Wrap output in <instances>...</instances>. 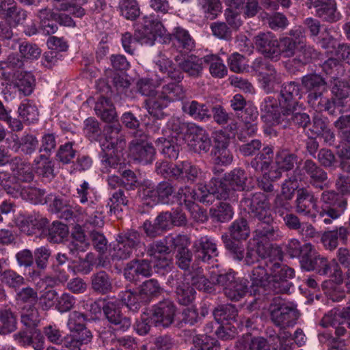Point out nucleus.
<instances>
[{
    "mask_svg": "<svg viewBox=\"0 0 350 350\" xmlns=\"http://www.w3.org/2000/svg\"><path fill=\"white\" fill-rule=\"evenodd\" d=\"M299 109H293L286 114L283 124L284 127L293 126L297 129L306 130L311 124V118L306 112L298 111Z\"/></svg>",
    "mask_w": 350,
    "mask_h": 350,
    "instance_id": "41",
    "label": "nucleus"
},
{
    "mask_svg": "<svg viewBox=\"0 0 350 350\" xmlns=\"http://www.w3.org/2000/svg\"><path fill=\"white\" fill-rule=\"evenodd\" d=\"M209 213L213 221L226 223L232 219L234 208L229 203L221 202L212 207Z\"/></svg>",
    "mask_w": 350,
    "mask_h": 350,
    "instance_id": "49",
    "label": "nucleus"
},
{
    "mask_svg": "<svg viewBox=\"0 0 350 350\" xmlns=\"http://www.w3.org/2000/svg\"><path fill=\"white\" fill-rule=\"evenodd\" d=\"M121 301L133 312L139 310L142 305H147L137 289H127L119 294Z\"/></svg>",
    "mask_w": 350,
    "mask_h": 350,
    "instance_id": "40",
    "label": "nucleus"
},
{
    "mask_svg": "<svg viewBox=\"0 0 350 350\" xmlns=\"http://www.w3.org/2000/svg\"><path fill=\"white\" fill-rule=\"evenodd\" d=\"M321 240L324 247L330 251H333L338 247L339 240L343 244H347L348 237L346 226H341L334 230L324 232Z\"/></svg>",
    "mask_w": 350,
    "mask_h": 350,
    "instance_id": "31",
    "label": "nucleus"
},
{
    "mask_svg": "<svg viewBox=\"0 0 350 350\" xmlns=\"http://www.w3.org/2000/svg\"><path fill=\"white\" fill-rule=\"evenodd\" d=\"M243 261L247 266L258 263L250 274L252 288L281 294L288 293L292 287L290 280L295 277L294 269L275 258L266 257L261 251L259 243L256 247H247Z\"/></svg>",
    "mask_w": 350,
    "mask_h": 350,
    "instance_id": "1",
    "label": "nucleus"
},
{
    "mask_svg": "<svg viewBox=\"0 0 350 350\" xmlns=\"http://www.w3.org/2000/svg\"><path fill=\"white\" fill-rule=\"evenodd\" d=\"M130 150L134 159L143 164H150L155 156V149L152 144L148 142L147 135L140 130L133 133V139L130 143Z\"/></svg>",
    "mask_w": 350,
    "mask_h": 350,
    "instance_id": "9",
    "label": "nucleus"
},
{
    "mask_svg": "<svg viewBox=\"0 0 350 350\" xmlns=\"http://www.w3.org/2000/svg\"><path fill=\"white\" fill-rule=\"evenodd\" d=\"M204 64L209 66V71L213 77L223 78L228 70L223 60L216 55H208L204 57Z\"/></svg>",
    "mask_w": 350,
    "mask_h": 350,
    "instance_id": "59",
    "label": "nucleus"
},
{
    "mask_svg": "<svg viewBox=\"0 0 350 350\" xmlns=\"http://www.w3.org/2000/svg\"><path fill=\"white\" fill-rule=\"evenodd\" d=\"M247 176L244 170L236 167L225 174L222 180H215L214 187L209 189L205 187L209 194L215 196L220 200L237 202L239 192L245 191L247 187Z\"/></svg>",
    "mask_w": 350,
    "mask_h": 350,
    "instance_id": "3",
    "label": "nucleus"
},
{
    "mask_svg": "<svg viewBox=\"0 0 350 350\" xmlns=\"http://www.w3.org/2000/svg\"><path fill=\"white\" fill-rule=\"evenodd\" d=\"M102 310L108 323L117 331L124 332L131 325V319L123 314L118 300L102 301Z\"/></svg>",
    "mask_w": 350,
    "mask_h": 350,
    "instance_id": "10",
    "label": "nucleus"
},
{
    "mask_svg": "<svg viewBox=\"0 0 350 350\" xmlns=\"http://www.w3.org/2000/svg\"><path fill=\"white\" fill-rule=\"evenodd\" d=\"M321 325L324 327L329 325H346L350 329V307L331 310L323 316Z\"/></svg>",
    "mask_w": 350,
    "mask_h": 350,
    "instance_id": "30",
    "label": "nucleus"
},
{
    "mask_svg": "<svg viewBox=\"0 0 350 350\" xmlns=\"http://www.w3.org/2000/svg\"><path fill=\"white\" fill-rule=\"evenodd\" d=\"M18 113L23 121L29 124L38 120L39 116L38 107L29 100H25L20 104Z\"/></svg>",
    "mask_w": 350,
    "mask_h": 350,
    "instance_id": "62",
    "label": "nucleus"
},
{
    "mask_svg": "<svg viewBox=\"0 0 350 350\" xmlns=\"http://www.w3.org/2000/svg\"><path fill=\"white\" fill-rule=\"evenodd\" d=\"M304 174L301 170L297 167L293 171V175L285 180V183L288 182L293 183L297 180L301 181L304 179V174H306L309 178L310 184L314 188L320 190H323L327 187V173L317 163L312 159H306L302 166Z\"/></svg>",
    "mask_w": 350,
    "mask_h": 350,
    "instance_id": "7",
    "label": "nucleus"
},
{
    "mask_svg": "<svg viewBox=\"0 0 350 350\" xmlns=\"http://www.w3.org/2000/svg\"><path fill=\"white\" fill-rule=\"evenodd\" d=\"M46 227L47 239L54 243L62 242L68 234V226L59 221H55L51 225L48 224Z\"/></svg>",
    "mask_w": 350,
    "mask_h": 350,
    "instance_id": "61",
    "label": "nucleus"
},
{
    "mask_svg": "<svg viewBox=\"0 0 350 350\" xmlns=\"http://www.w3.org/2000/svg\"><path fill=\"white\" fill-rule=\"evenodd\" d=\"M299 43V41L293 38H280L278 41L275 60H278L281 56L285 58L293 57Z\"/></svg>",
    "mask_w": 350,
    "mask_h": 350,
    "instance_id": "52",
    "label": "nucleus"
},
{
    "mask_svg": "<svg viewBox=\"0 0 350 350\" xmlns=\"http://www.w3.org/2000/svg\"><path fill=\"white\" fill-rule=\"evenodd\" d=\"M320 209L317 211V221L325 228L334 226L347 208V200L339 193L334 191H325L321 193Z\"/></svg>",
    "mask_w": 350,
    "mask_h": 350,
    "instance_id": "4",
    "label": "nucleus"
},
{
    "mask_svg": "<svg viewBox=\"0 0 350 350\" xmlns=\"http://www.w3.org/2000/svg\"><path fill=\"white\" fill-rule=\"evenodd\" d=\"M278 41V40L276 36L270 31L260 32L254 38V42L256 49L265 57L274 60Z\"/></svg>",
    "mask_w": 350,
    "mask_h": 350,
    "instance_id": "23",
    "label": "nucleus"
},
{
    "mask_svg": "<svg viewBox=\"0 0 350 350\" xmlns=\"http://www.w3.org/2000/svg\"><path fill=\"white\" fill-rule=\"evenodd\" d=\"M155 144L165 157L171 160H176L178 158L181 148L174 140L159 137L155 141Z\"/></svg>",
    "mask_w": 350,
    "mask_h": 350,
    "instance_id": "56",
    "label": "nucleus"
},
{
    "mask_svg": "<svg viewBox=\"0 0 350 350\" xmlns=\"http://www.w3.org/2000/svg\"><path fill=\"white\" fill-rule=\"evenodd\" d=\"M306 4L308 8H315L317 16L323 21L334 23L340 18L335 0H307Z\"/></svg>",
    "mask_w": 350,
    "mask_h": 350,
    "instance_id": "19",
    "label": "nucleus"
},
{
    "mask_svg": "<svg viewBox=\"0 0 350 350\" xmlns=\"http://www.w3.org/2000/svg\"><path fill=\"white\" fill-rule=\"evenodd\" d=\"M203 64L204 57L200 58L192 55L178 62V66L189 77L198 78L202 75Z\"/></svg>",
    "mask_w": 350,
    "mask_h": 350,
    "instance_id": "37",
    "label": "nucleus"
},
{
    "mask_svg": "<svg viewBox=\"0 0 350 350\" xmlns=\"http://www.w3.org/2000/svg\"><path fill=\"white\" fill-rule=\"evenodd\" d=\"M314 260L311 271H315L319 275H329L338 282H343L342 271L335 259L329 261L326 257L319 254Z\"/></svg>",
    "mask_w": 350,
    "mask_h": 350,
    "instance_id": "18",
    "label": "nucleus"
},
{
    "mask_svg": "<svg viewBox=\"0 0 350 350\" xmlns=\"http://www.w3.org/2000/svg\"><path fill=\"white\" fill-rule=\"evenodd\" d=\"M186 273L178 271L172 272L167 278L166 284L174 288L177 301L184 306L191 304L196 297V291L189 282L187 281Z\"/></svg>",
    "mask_w": 350,
    "mask_h": 350,
    "instance_id": "8",
    "label": "nucleus"
},
{
    "mask_svg": "<svg viewBox=\"0 0 350 350\" xmlns=\"http://www.w3.org/2000/svg\"><path fill=\"white\" fill-rule=\"evenodd\" d=\"M116 244L113 247L111 260L122 261L130 258L133 252H138L137 256H143L145 243L142 241V234L135 229H128L117 234Z\"/></svg>",
    "mask_w": 350,
    "mask_h": 350,
    "instance_id": "5",
    "label": "nucleus"
},
{
    "mask_svg": "<svg viewBox=\"0 0 350 350\" xmlns=\"http://www.w3.org/2000/svg\"><path fill=\"white\" fill-rule=\"evenodd\" d=\"M273 148L270 146L262 147L261 150L258 152L250 163V166L256 172H262L267 170L273 162Z\"/></svg>",
    "mask_w": 350,
    "mask_h": 350,
    "instance_id": "33",
    "label": "nucleus"
},
{
    "mask_svg": "<svg viewBox=\"0 0 350 350\" xmlns=\"http://www.w3.org/2000/svg\"><path fill=\"white\" fill-rule=\"evenodd\" d=\"M260 118L265 122L271 124H282L288 112L280 107V100L272 96H266L260 105Z\"/></svg>",
    "mask_w": 350,
    "mask_h": 350,
    "instance_id": "13",
    "label": "nucleus"
},
{
    "mask_svg": "<svg viewBox=\"0 0 350 350\" xmlns=\"http://www.w3.org/2000/svg\"><path fill=\"white\" fill-rule=\"evenodd\" d=\"M193 347L191 350H219L220 344L217 340L206 334L196 336L193 338Z\"/></svg>",
    "mask_w": 350,
    "mask_h": 350,
    "instance_id": "64",
    "label": "nucleus"
},
{
    "mask_svg": "<svg viewBox=\"0 0 350 350\" xmlns=\"http://www.w3.org/2000/svg\"><path fill=\"white\" fill-rule=\"evenodd\" d=\"M143 193L144 196H157L160 202L169 204L173 202L175 188L170 182L163 180L160 182L155 188L151 186L150 183L148 184Z\"/></svg>",
    "mask_w": 350,
    "mask_h": 350,
    "instance_id": "25",
    "label": "nucleus"
},
{
    "mask_svg": "<svg viewBox=\"0 0 350 350\" xmlns=\"http://www.w3.org/2000/svg\"><path fill=\"white\" fill-rule=\"evenodd\" d=\"M155 172L161 177L170 181L180 182L182 171L180 163H173L166 160H159L155 163Z\"/></svg>",
    "mask_w": 350,
    "mask_h": 350,
    "instance_id": "36",
    "label": "nucleus"
},
{
    "mask_svg": "<svg viewBox=\"0 0 350 350\" xmlns=\"http://www.w3.org/2000/svg\"><path fill=\"white\" fill-rule=\"evenodd\" d=\"M173 46L180 52L189 53L195 48V40L189 32L182 27H176L170 34Z\"/></svg>",
    "mask_w": 350,
    "mask_h": 350,
    "instance_id": "29",
    "label": "nucleus"
},
{
    "mask_svg": "<svg viewBox=\"0 0 350 350\" xmlns=\"http://www.w3.org/2000/svg\"><path fill=\"white\" fill-rule=\"evenodd\" d=\"M161 90L159 93L168 103L180 100L185 96V91L180 83L166 82L162 83Z\"/></svg>",
    "mask_w": 350,
    "mask_h": 350,
    "instance_id": "44",
    "label": "nucleus"
},
{
    "mask_svg": "<svg viewBox=\"0 0 350 350\" xmlns=\"http://www.w3.org/2000/svg\"><path fill=\"white\" fill-rule=\"evenodd\" d=\"M176 312L174 303L169 299H165L153 305L150 310L154 325L163 327H167L173 323Z\"/></svg>",
    "mask_w": 350,
    "mask_h": 350,
    "instance_id": "12",
    "label": "nucleus"
},
{
    "mask_svg": "<svg viewBox=\"0 0 350 350\" xmlns=\"http://www.w3.org/2000/svg\"><path fill=\"white\" fill-rule=\"evenodd\" d=\"M14 340L21 347L43 350L44 336L39 329H24L13 335Z\"/></svg>",
    "mask_w": 350,
    "mask_h": 350,
    "instance_id": "20",
    "label": "nucleus"
},
{
    "mask_svg": "<svg viewBox=\"0 0 350 350\" xmlns=\"http://www.w3.org/2000/svg\"><path fill=\"white\" fill-rule=\"evenodd\" d=\"M308 103L317 111H326L329 115L336 116L342 113L345 102L328 98L323 96L322 92L314 93L308 96Z\"/></svg>",
    "mask_w": 350,
    "mask_h": 350,
    "instance_id": "15",
    "label": "nucleus"
},
{
    "mask_svg": "<svg viewBox=\"0 0 350 350\" xmlns=\"http://www.w3.org/2000/svg\"><path fill=\"white\" fill-rule=\"evenodd\" d=\"M188 146L190 149L198 154L206 153L213 146L211 157L215 165L213 170L215 173L221 172L222 169L216 166L230 165L233 159L232 154L228 149L229 139L224 133H217L213 137V143L205 131L195 124H191L188 133Z\"/></svg>",
    "mask_w": 350,
    "mask_h": 350,
    "instance_id": "2",
    "label": "nucleus"
},
{
    "mask_svg": "<svg viewBox=\"0 0 350 350\" xmlns=\"http://www.w3.org/2000/svg\"><path fill=\"white\" fill-rule=\"evenodd\" d=\"M270 319L278 327H291L297 324L299 312L296 305L280 296L273 297L269 306Z\"/></svg>",
    "mask_w": 350,
    "mask_h": 350,
    "instance_id": "6",
    "label": "nucleus"
},
{
    "mask_svg": "<svg viewBox=\"0 0 350 350\" xmlns=\"http://www.w3.org/2000/svg\"><path fill=\"white\" fill-rule=\"evenodd\" d=\"M152 268L150 261L147 259H133L126 264L124 275L129 281L133 280L135 275L148 278L152 273Z\"/></svg>",
    "mask_w": 350,
    "mask_h": 350,
    "instance_id": "28",
    "label": "nucleus"
},
{
    "mask_svg": "<svg viewBox=\"0 0 350 350\" xmlns=\"http://www.w3.org/2000/svg\"><path fill=\"white\" fill-rule=\"evenodd\" d=\"M96 204L91 201L88 203V206L83 209L80 214H84L86 216L84 226L88 230H90V227L101 228L105 225V216L102 211L96 208Z\"/></svg>",
    "mask_w": 350,
    "mask_h": 350,
    "instance_id": "39",
    "label": "nucleus"
},
{
    "mask_svg": "<svg viewBox=\"0 0 350 350\" xmlns=\"http://www.w3.org/2000/svg\"><path fill=\"white\" fill-rule=\"evenodd\" d=\"M317 51L310 45L304 44L300 42L298 45L295 55L291 59L286 63V68L291 70V66L294 67L296 70L305 66L310 63L312 59L317 57Z\"/></svg>",
    "mask_w": 350,
    "mask_h": 350,
    "instance_id": "24",
    "label": "nucleus"
},
{
    "mask_svg": "<svg viewBox=\"0 0 350 350\" xmlns=\"http://www.w3.org/2000/svg\"><path fill=\"white\" fill-rule=\"evenodd\" d=\"M236 275L237 273L234 270L229 269L219 271L218 273L212 271L210 278L215 285L222 287L223 291H224L226 288L233 284L232 283L238 278Z\"/></svg>",
    "mask_w": 350,
    "mask_h": 350,
    "instance_id": "63",
    "label": "nucleus"
},
{
    "mask_svg": "<svg viewBox=\"0 0 350 350\" xmlns=\"http://www.w3.org/2000/svg\"><path fill=\"white\" fill-rule=\"evenodd\" d=\"M221 240L224 245L228 255L234 260L241 262L244 259L245 247L242 241L233 240L227 237V234L224 233L221 236Z\"/></svg>",
    "mask_w": 350,
    "mask_h": 350,
    "instance_id": "43",
    "label": "nucleus"
},
{
    "mask_svg": "<svg viewBox=\"0 0 350 350\" xmlns=\"http://www.w3.org/2000/svg\"><path fill=\"white\" fill-rule=\"evenodd\" d=\"M16 325V315L10 308L0 310V334H7L15 331Z\"/></svg>",
    "mask_w": 350,
    "mask_h": 350,
    "instance_id": "58",
    "label": "nucleus"
},
{
    "mask_svg": "<svg viewBox=\"0 0 350 350\" xmlns=\"http://www.w3.org/2000/svg\"><path fill=\"white\" fill-rule=\"evenodd\" d=\"M122 126L119 122H113L105 128V135L107 142L112 149L116 151L124 149L126 142L121 132Z\"/></svg>",
    "mask_w": 350,
    "mask_h": 350,
    "instance_id": "35",
    "label": "nucleus"
},
{
    "mask_svg": "<svg viewBox=\"0 0 350 350\" xmlns=\"http://www.w3.org/2000/svg\"><path fill=\"white\" fill-rule=\"evenodd\" d=\"M40 321V314L36 305L26 304L22 308L21 321L25 329H38Z\"/></svg>",
    "mask_w": 350,
    "mask_h": 350,
    "instance_id": "45",
    "label": "nucleus"
},
{
    "mask_svg": "<svg viewBox=\"0 0 350 350\" xmlns=\"http://www.w3.org/2000/svg\"><path fill=\"white\" fill-rule=\"evenodd\" d=\"M190 277V280L193 286L199 291L211 293L215 291V283L207 278L204 274V270L202 267L193 265L191 271L187 274Z\"/></svg>",
    "mask_w": 350,
    "mask_h": 350,
    "instance_id": "32",
    "label": "nucleus"
},
{
    "mask_svg": "<svg viewBox=\"0 0 350 350\" xmlns=\"http://www.w3.org/2000/svg\"><path fill=\"white\" fill-rule=\"evenodd\" d=\"M318 198L313 191L306 187L297 190L295 201V211L297 213L305 216H312V211L317 208Z\"/></svg>",
    "mask_w": 350,
    "mask_h": 350,
    "instance_id": "21",
    "label": "nucleus"
},
{
    "mask_svg": "<svg viewBox=\"0 0 350 350\" xmlns=\"http://www.w3.org/2000/svg\"><path fill=\"white\" fill-rule=\"evenodd\" d=\"M259 77L260 87L267 94L274 92L275 85L280 83V73L277 72L275 67L269 68L267 72Z\"/></svg>",
    "mask_w": 350,
    "mask_h": 350,
    "instance_id": "60",
    "label": "nucleus"
},
{
    "mask_svg": "<svg viewBox=\"0 0 350 350\" xmlns=\"http://www.w3.org/2000/svg\"><path fill=\"white\" fill-rule=\"evenodd\" d=\"M303 88L309 92L308 96L317 92H322L325 89L327 83L319 74H308L301 78Z\"/></svg>",
    "mask_w": 350,
    "mask_h": 350,
    "instance_id": "51",
    "label": "nucleus"
},
{
    "mask_svg": "<svg viewBox=\"0 0 350 350\" xmlns=\"http://www.w3.org/2000/svg\"><path fill=\"white\" fill-rule=\"evenodd\" d=\"M193 250L196 258L204 262L210 263L218 256L219 252L215 240L208 236H203L193 243Z\"/></svg>",
    "mask_w": 350,
    "mask_h": 350,
    "instance_id": "17",
    "label": "nucleus"
},
{
    "mask_svg": "<svg viewBox=\"0 0 350 350\" xmlns=\"http://www.w3.org/2000/svg\"><path fill=\"white\" fill-rule=\"evenodd\" d=\"M230 286L224 291L226 297L231 301H237L242 299L247 291V281L238 278Z\"/></svg>",
    "mask_w": 350,
    "mask_h": 350,
    "instance_id": "57",
    "label": "nucleus"
},
{
    "mask_svg": "<svg viewBox=\"0 0 350 350\" xmlns=\"http://www.w3.org/2000/svg\"><path fill=\"white\" fill-rule=\"evenodd\" d=\"M117 10L122 17L131 21H136L142 14L137 0H119Z\"/></svg>",
    "mask_w": 350,
    "mask_h": 350,
    "instance_id": "42",
    "label": "nucleus"
},
{
    "mask_svg": "<svg viewBox=\"0 0 350 350\" xmlns=\"http://www.w3.org/2000/svg\"><path fill=\"white\" fill-rule=\"evenodd\" d=\"M256 227L254 237L260 241H273L280 237L279 228L275 221L273 213L254 219Z\"/></svg>",
    "mask_w": 350,
    "mask_h": 350,
    "instance_id": "14",
    "label": "nucleus"
},
{
    "mask_svg": "<svg viewBox=\"0 0 350 350\" xmlns=\"http://www.w3.org/2000/svg\"><path fill=\"white\" fill-rule=\"evenodd\" d=\"M241 203L248 208L252 219L272 213L269 195L258 191L244 194Z\"/></svg>",
    "mask_w": 350,
    "mask_h": 350,
    "instance_id": "11",
    "label": "nucleus"
},
{
    "mask_svg": "<svg viewBox=\"0 0 350 350\" xmlns=\"http://www.w3.org/2000/svg\"><path fill=\"white\" fill-rule=\"evenodd\" d=\"M308 131L312 135L321 137L329 145H332L335 141V134L329 129L327 118L321 115H314L311 119V124Z\"/></svg>",
    "mask_w": 350,
    "mask_h": 350,
    "instance_id": "27",
    "label": "nucleus"
},
{
    "mask_svg": "<svg viewBox=\"0 0 350 350\" xmlns=\"http://www.w3.org/2000/svg\"><path fill=\"white\" fill-rule=\"evenodd\" d=\"M335 328V335L327 332H322L318 334V340L321 345L327 347V350H345L346 343L341 339L347 333L346 325H332Z\"/></svg>",
    "mask_w": 350,
    "mask_h": 350,
    "instance_id": "22",
    "label": "nucleus"
},
{
    "mask_svg": "<svg viewBox=\"0 0 350 350\" xmlns=\"http://www.w3.org/2000/svg\"><path fill=\"white\" fill-rule=\"evenodd\" d=\"M301 97L299 85L297 83L291 81L284 83L278 97L280 107L286 113L292 111L293 109H299L301 106L299 104Z\"/></svg>",
    "mask_w": 350,
    "mask_h": 350,
    "instance_id": "16",
    "label": "nucleus"
},
{
    "mask_svg": "<svg viewBox=\"0 0 350 350\" xmlns=\"http://www.w3.org/2000/svg\"><path fill=\"white\" fill-rule=\"evenodd\" d=\"M182 109L184 113L189 115L195 120H202L211 117V113L208 107L196 100L183 103Z\"/></svg>",
    "mask_w": 350,
    "mask_h": 350,
    "instance_id": "53",
    "label": "nucleus"
},
{
    "mask_svg": "<svg viewBox=\"0 0 350 350\" xmlns=\"http://www.w3.org/2000/svg\"><path fill=\"white\" fill-rule=\"evenodd\" d=\"M137 289L146 304L157 297L163 291V288L156 279L145 280L137 287Z\"/></svg>",
    "mask_w": 350,
    "mask_h": 350,
    "instance_id": "47",
    "label": "nucleus"
},
{
    "mask_svg": "<svg viewBox=\"0 0 350 350\" xmlns=\"http://www.w3.org/2000/svg\"><path fill=\"white\" fill-rule=\"evenodd\" d=\"M213 314L217 324H231L235 321L238 314V310L235 306L228 304L219 305L213 311Z\"/></svg>",
    "mask_w": 350,
    "mask_h": 350,
    "instance_id": "46",
    "label": "nucleus"
},
{
    "mask_svg": "<svg viewBox=\"0 0 350 350\" xmlns=\"http://www.w3.org/2000/svg\"><path fill=\"white\" fill-rule=\"evenodd\" d=\"M49 224V219L39 213H33L22 217L20 221L21 230L28 235L44 230Z\"/></svg>",
    "mask_w": 350,
    "mask_h": 350,
    "instance_id": "26",
    "label": "nucleus"
},
{
    "mask_svg": "<svg viewBox=\"0 0 350 350\" xmlns=\"http://www.w3.org/2000/svg\"><path fill=\"white\" fill-rule=\"evenodd\" d=\"M342 282L327 280L322 283V288L327 297L334 302H340L345 297V292L341 286Z\"/></svg>",
    "mask_w": 350,
    "mask_h": 350,
    "instance_id": "55",
    "label": "nucleus"
},
{
    "mask_svg": "<svg viewBox=\"0 0 350 350\" xmlns=\"http://www.w3.org/2000/svg\"><path fill=\"white\" fill-rule=\"evenodd\" d=\"M227 237H230L233 240L243 241L247 240L250 236V228L249 223L243 217H239L234 219L228 226V231L226 232Z\"/></svg>",
    "mask_w": 350,
    "mask_h": 350,
    "instance_id": "34",
    "label": "nucleus"
},
{
    "mask_svg": "<svg viewBox=\"0 0 350 350\" xmlns=\"http://www.w3.org/2000/svg\"><path fill=\"white\" fill-rule=\"evenodd\" d=\"M239 350H270L267 340L262 336L242 337L236 343Z\"/></svg>",
    "mask_w": 350,
    "mask_h": 350,
    "instance_id": "48",
    "label": "nucleus"
},
{
    "mask_svg": "<svg viewBox=\"0 0 350 350\" xmlns=\"http://www.w3.org/2000/svg\"><path fill=\"white\" fill-rule=\"evenodd\" d=\"M144 104L148 113L154 118L159 120L165 117L166 114L164 112V109L170 103L161 96L158 95L156 98L146 99Z\"/></svg>",
    "mask_w": 350,
    "mask_h": 350,
    "instance_id": "50",
    "label": "nucleus"
},
{
    "mask_svg": "<svg viewBox=\"0 0 350 350\" xmlns=\"http://www.w3.org/2000/svg\"><path fill=\"white\" fill-rule=\"evenodd\" d=\"M92 289L99 294L105 295L113 289L112 279L105 271H98L90 277Z\"/></svg>",
    "mask_w": 350,
    "mask_h": 350,
    "instance_id": "38",
    "label": "nucleus"
},
{
    "mask_svg": "<svg viewBox=\"0 0 350 350\" xmlns=\"http://www.w3.org/2000/svg\"><path fill=\"white\" fill-rule=\"evenodd\" d=\"M38 146V140L35 135L25 133L20 138H17L13 146V149L16 152L20 150L25 154L31 155L36 150Z\"/></svg>",
    "mask_w": 350,
    "mask_h": 350,
    "instance_id": "54",
    "label": "nucleus"
}]
</instances>
